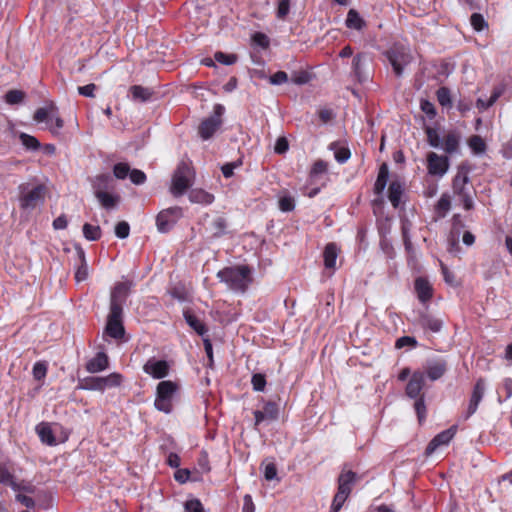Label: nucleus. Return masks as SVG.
<instances>
[{
	"mask_svg": "<svg viewBox=\"0 0 512 512\" xmlns=\"http://www.w3.org/2000/svg\"><path fill=\"white\" fill-rule=\"evenodd\" d=\"M453 194L465 210H471L474 207L475 189L470 182L469 169L461 165L452 182Z\"/></svg>",
	"mask_w": 512,
	"mask_h": 512,
	"instance_id": "1",
	"label": "nucleus"
},
{
	"mask_svg": "<svg viewBox=\"0 0 512 512\" xmlns=\"http://www.w3.org/2000/svg\"><path fill=\"white\" fill-rule=\"evenodd\" d=\"M250 274V269L241 265L224 268L217 273V277L221 282L226 283L231 290L244 292L251 282Z\"/></svg>",
	"mask_w": 512,
	"mask_h": 512,
	"instance_id": "2",
	"label": "nucleus"
},
{
	"mask_svg": "<svg viewBox=\"0 0 512 512\" xmlns=\"http://www.w3.org/2000/svg\"><path fill=\"white\" fill-rule=\"evenodd\" d=\"M178 390V385L170 380L158 383L154 406L158 411L169 414L173 408V398Z\"/></svg>",
	"mask_w": 512,
	"mask_h": 512,
	"instance_id": "3",
	"label": "nucleus"
},
{
	"mask_svg": "<svg viewBox=\"0 0 512 512\" xmlns=\"http://www.w3.org/2000/svg\"><path fill=\"white\" fill-rule=\"evenodd\" d=\"M122 380L123 376L120 373L114 372L105 377H86L81 381L80 387L85 390L103 392L106 389L120 386Z\"/></svg>",
	"mask_w": 512,
	"mask_h": 512,
	"instance_id": "4",
	"label": "nucleus"
},
{
	"mask_svg": "<svg viewBox=\"0 0 512 512\" xmlns=\"http://www.w3.org/2000/svg\"><path fill=\"white\" fill-rule=\"evenodd\" d=\"M20 190V207L25 210H33L45 199L46 188L44 185H37L29 189L27 184L19 186Z\"/></svg>",
	"mask_w": 512,
	"mask_h": 512,
	"instance_id": "5",
	"label": "nucleus"
},
{
	"mask_svg": "<svg viewBox=\"0 0 512 512\" xmlns=\"http://www.w3.org/2000/svg\"><path fill=\"white\" fill-rule=\"evenodd\" d=\"M193 173L190 167L181 163L175 170L172 177V185L170 188L171 193L175 197L183 195L186 190L192 185Z\"/></svg>",
	"mask_w": 512,
	"mask_h": 512,
	"instance_id": "6",
	"label": "nucleus"
},
{
	"mask_svg": "<svg viewBox=\"0 0 512 512\" xmlns=\"http://www.w3.org/2000/svg\"><path fill=\"white\" fill-rule=\"evenodd\" d=\"M225 112V108L221 104L214 106L213 115L205 119L199 126V134L202 139H209L215 131L220 127L222 121L221 117Z\"/></svg>",
	"mask_w": 512,
	"mask_h": 512,
	"instance_id": "7",
	"label": "nucleus"
},
{
	"mask_svg": "<svg viewBox=\"0 0 512 512\" xmlns=\"http://www.w3.org/2000/svg\"><path fill=\"white\" fill-rule=\"evenodd\" d=\"M387 57L397 76H401L404 67L411 61L409 50L403 46H394L387 52Z\"/></svg>",
	"mask_w": 512,
	"mask_h": 512,
	"instance_id": "8",
	"label": "nucleus"
},
{
	"mask_svg": "<svg viewBox=\"0 0 512 512\" xmlns=\"http://www.w3.org/2000/svg\"><path fill=\"white\" fill-rule=\"evenodd\" d=\"M182 208L175 206L162 210L156 218V225L158 231L165 233L168 232L182 217Z\"/></svg>",
	"mask_w": 512,
	"mask_h": 512,
	"instance_id": "9",
	"label": "nucleus"
},
{
	"mask_svg": "<svg viewBox=\"0 0 512 512\" xmlns=\"http://www.w3.org/2000/svg\"><path fill=\"white\" fill-rule=\"evenodd\" d=\"M123 317V309H119L114 307L110 308L107 324H106V333L114 338L120 339L124 336L125 330L122 322Z\"/></svg>",
	"mask_w": 512,
	"mask_h": 512,
	"instance_id": "10",
	"label": "nucleus"
},
{
	"mask_svg": "<svg viewBox=\"0 0 512 512\" xmlns=\"http://www.w3.org/2000/svg\"><path fill=\"white\" fill-rule=\"evenodd\" d=\"M143 371L154 379H163L169 375L170 364L166 360L151 357L143 365Z\"/></svg>",
	"mask_w": 512,
	"mask_h": 512,
	"instance_id": "11",
	"label": "nucleus"
},
{
	"mask_svg": "<svg viewBox=\"0 0 512 512\" xmlns=\"http://www.w3.org/2000/svg\"><path fill=\"white\" fill-rule=\"evenodd\" d=\"M449 169V159L447 156L438 155L430 152L427 155V170L432 176L443 177Z\"/></svg>",
	"mask_w": 512,
	"mask_h": 512,
	"instance_id": "12",
	"label": "nucleus"
},
{
	"mask_svg": "<svg viewBox=\"0 0 512 512\" xmlns=\"http://www.w3.org/2000/svg\"><path fill=\"white\" fill-rule=\"evenodd\" d=\"M132 287V282L125 281L117 283L113 290L111 291L110 296V308L114 307L123 309V304L126 301V298L129 294L130 288Z\"/></svg>",
	"mask_w": 512,
	"mask_h": 512,
	"instance_id": "13",
	"label": "nucleus"
},
{
	"mask_svg": "<svg viewBox=\"0 0 512 512\" xmlns=\"http://www.w3.org/2000/svg\"><path fill=\"white\" fill-rule=\"evenodd\" d=\"M456 434V427L452 426L447 430H444L437 434L428 444L426 448V454H433L440 446L448 445Z\"/></svg>",
	"mask_w": 512,
	"mask_h": 512,
	"instance_id": "14",
	"label": "nucleus"
},
{
	"mask_svg": "<svg viewBox=\"0 0 512 512\" xmlns=\"http://www.w3.org/2000/svg\"><path fill=\"white\" fill-rule=\"evenodd\" d=\"M425 384V373L416 371L412 374L406 386V394L412 399L423 397L421 391Z\"/></svg>",
	"mask_w": 512,
	"mask_h": 512,
	"instance_id": "15",
	"label": "nucleus"
},
{
	"mask_svg": "<svg viewBox=\"0 0 512 512\" xmlns=\"http://www.w3.org/2000/svg\"><path fill=\"white\" fill-rule=\"evenodd\" d=\"M484 393H485V382L483 379H479L474 386V389H473V392H472V395H471V398L469 401V405L467 408V412L465 414V419H468L470 416H472L476 412L478 405L484 396Z\"/></svg>",
	"mask_w": 512,
	"mask_h": 512,
	"instance_id": "16",
	"label": "nucleus"
},
{
	"mask_svg": "<svg viewBox=\"0 0 512 512\" xmlns=\"http://www.w3.org/2000/svg\"><path fill=\"white\" fill-rule=\"evenodd\" d=\"M357 481V474L351 470L343 469L338 477V491L350 495L353 485Z\"/></svg>",
	"mask_w": 512,
	"mask_h": 512,
	"instance_id": "17",
	"label": "nucleus"
},
{
	"mask_svg": "<svg viewBox=\"0 0 512 512\" xmlns=\"http://www.w3.org/2000/svg\"><path fill=\"white\" fill-rule=\"evenodd\" d=\"M460 143V134L456 131H449L442 139L441 149L448 154L458 151Z\"/></svg>",
	"mask_w": 512,
	"mask_h": 512,
	"instance_id": "18",
	"label": "nucleus"
},
{
	"mask_svg": "<svg viewBox=\"0 0 512 512\" xmlns=\"http://www.w3.org/2000/svg\"><path fill=\"white\" fill-rule=\"evenodd\" d=\"M108 357L105 353L99 352L94 358L88 361L86 369L90 373H98L108 368Z\"/></svg>",
	"mask_w": 512,
	"mask_h": 512,
	"instance_id": "19",
	"label": "nucleus"
},
{
	"mask_svg": "<svg viewBox=\"0 0 512 512\" xmlns=\"http://www.w3.org/2000/svg\"><path fill=\"white\" fill-rule=\"evenodd\" d=\"M415 291L421 302H426L432 297V286L429 281L423 277L415 280Z\"/></svg>",
	"mask_w": 512,
	"mask_h": 512,
	"instance_id": "20",
	"label": "nucleus"
},
{
	"mask_svg": "<svg viewBox=\"0 0 512 512\" xmlns=\"http://www.w3.org/2000/svg\"><path fill=\"white\" fill-rule=\"evenodd\" d=\"M36 432L42 443L47 444L49 446L56 445L57 441L54 437L52 428L49 423L41 422L36 426Z\"/></svg>",
	"mask_w": 512,
	"mask_h": 512,
	"instance_id": "21",
	"label": "nucleus"
},
{
	"mask_svg": "<svg viewBox=\"0 0 512 512\" xmlns=\"http://www.w3.org/2000/svg\"><path fill=\"white\" fill-rule=\"evenodd\" d=\"M94 194L97 195L99 192H109L114 189L113 179L108 174H101L96 176L93 181Z\"/></svg>",
	"mask_w": 512,
	"mask_h": 512,
	"instance_id": "22",
	"label": "nucleus"
},
{
	"mask_svg": "<svg viewBox=\"0 0 512 512\" xmlns=\"http://www.w3.org/2000/svg\"><path fill=\"white\" fill-rule=\"evenodd\" d=\"M189 200L192 203L202 204V205H210L214 201V196L211 193L203 189H192L189 192Z\"/></svg>",
	"mask_w": 512,
	"mask_h": 512,
	"instance_id": "23",
	"label": "nucleus"
},
{
	"mask_svg": "<svg viewBox=\"0 0 512 512\" xmlns=\"http://www.w3.org/2000/svg\"><path fill=\"white\" fill-rule=\"evenodd\" d=\"M447 366L444 361H435L426 367L427 377L431 381H436L440 379L446 372Z\"/></svg>",
	"mask_w": 512,
	"mask_h": 512,
	"instance_id": "24",
	"label": "nucleus"
},
{
	"mask_svg": "<svg viewBox=\"0 0 512 512\" xmlns=\"http://www.w3.org/2000/svg\"><path fill=\"white\" fill-rule=\"evenodd\" d=\"M187 324L200 336H204L207 333L205 324L191 311L186 310L183 313Z\"/></svg>",
	"mask_w": 512,
	"mask_h": 512,
	"instance_id": "25",
	"label": "nucleus"
},
{
	"mask_svg": "<svg viewBox=\"0 0 512 512\" xmlns=\"http://www.w3.org/2000/svg\"><path fill=\"white\" fill-rule=\"evenodd\" d=\"M345 24L349 29L362 30L366 22L355 9H350L347 13Z\"/></svg>",
	"mask_w": 512,
	"mask_h": 512,
	"instance_id": "26",
	"label": "nucleus"
},
{
	"mask_svg": "<svg viewBox=\"0 0 512 512\" xmlns=\"http://www.w3.org/2000/svg\"><path fill=\"white\" fill-rule=\"evenodd\" d=\"M95 197L105 209L115 208L120 201V196L118 194L110 192H99Z\"/></svg>",
	"mask_w": 512,
	"mask_h": 512,
	"instance_id": "27",
	"label": "nucleus"
},
{
	"mask_svg": "<svg viewBox=\"0 0 512 512\" xmlns=\"http://www.w3.org/2000/svg\"><path fill=\"white\" fill-rule=\"evenodd\" d=\"M324 265L327 269H334L336 266V260L338 257V248L336 244L329 243L325 247L324 253Z\"/></svg>",
	"mask_w": 512,
	"mask_h": 512,
	"instance_id": "28",
	"label": "nucleus"
},
{
	"mask_svg": "<svg viewBox=\"0 0 512 512\" xmlns=\"http://www.w3.org/2000/svg\"><path fill=\"white\" fill-rule=\"evenodd\" d=\"M403 185L398 181H393L388 189V198L393 205V207L397 208L401 202V197L403 195Z\"/></svg>",
	"mask_w": 512,
	"mask_h": 512,
	"instance_id": "29",
	"label": "nucleus"
},
{
	"mask_svg": "<svg viewBox=\"0 0 512 512\" xmlns=\"http://www.w3.org/2000/svg\"><path fill=\"white\" fill-rule=\"evenodd\" d=\"M77 255H78L80 264L75 272V279L77 282H82L88 278V274H89L88 265H87V262L85 259V253L81 248H79L77 250Z\"/></svg>",
	"mask_w": 512,
	"mask_h": 512,
	"instance_id": "30",
	"label": "nucleus"
},
{
	"mask_svg": "<svg viewBox=\"0 0 512 512\" xmlns=\"http://www.w3.org/2000/svg\"><path fill=\"white\" fill-rule=\"evenodd\" d=\"M388 177V166L387 164L383 163L379 168L378 176L374 185V190L377 194H381L384 191L387 185Z\"/></svg>",
	"mask_w": 512,
	"mask_h": 512,
	"instance_id": "31",
	"label": "nucleus"
},
{
	"mask_svg": "<svg viewBox=\"0 0 512 512\" xmlns=\"http://www.w3.org/2000/svg\"><path fill=\"white\" fill-rule=\"evenodd\" d=\"M130 93L134 101L145 102L148 101L152 95L150 89L140 85H134L130 88Z\"/></svg>",
	"mask_w": 512,
	"mask_h": 512,
	"instance_id": "32",
	"label": "nucleus"
},
{
	"mask_svg": "<svg viewBox=\"0 0 512 512\" xmlns=\"http://www.w3.org/2000/svg\"><path fill=\"white\" fill-rule=\"evenodd\" d=\"M451 208V199L450 196L447 193H444L441 195L440 199L438 200L435 212L438 217H444L448 211Z\"/></svg>",
	"mask_w": 512,
	"mask_h": 512,
	"instance_id": "33",
	"label": "nucleus"
},
{
	"mask_svg": "<svg viewBox=\"0 0 512 512\" xmlns=\"http://www.w3.org/2000/svg\"><path fill=\"white\" fill-rule=\"evenodd\" d=\"M503 92V89L498 87V88H495L489 98V100L485 101L483 100L482 98H479L476 102V106L477 108L480 110V111H484L486 110L487 108H489L490 106H492L496 101L497 99L501 96Z\"/></svg>",
	"mask_w": 512,
	"mask_h": 512,
	"instance_id": "34",
	"label": "nucleus"
},
{
	"mask_svg": "<svg viewBox=\"0 0 512 512\" xmlns=\"http://www.w3.org/2000/svg\"><path fill=\"white\" fill-rule=\"evenodd\" d=\"M330 150L334 151V157L339 163H345L350 158V150L344 146H338L336 143H331Z\"/></svg>",
	"mask_w": 512,
	"mask_h": 512,
	"instance_id": "35",
	"label": "nucleus"
},
{
	"mask_svg": "<svg viewBox=\"0 0 512 512\" xmlns=\"http://www.w3.org/2000/svg\"><path fill=\"white\" fill-rule=\"evenodd\" d=\"M364 59V54H357L352 61L353 73L359 82H363L364 80H366V77L363 75L362 72V65Z\"/></svg>",
	"mask_w": 512,
	"mask_h": 512,
	"instance_id": "36",
	"label": "nucleus"
},
{
	"mask_svg": "<svg viewBox=\"0 0 512 512\" xmlns=\"http://www.w3.org/2000/svg\"><path fill=\"white\" fill-rule=\"evenodd\" d=\"M54 110H56V107L53 105L50 107L39 108L34 114V120L36 122L49 121L54 117Z\"/></svg>",
	"mask_w": 512,
	"mask_h": 512,
	"instance_id": "37",
	"label": "nucleus"
},
{
	"mask_svg": "<svg viewBox=\"0 0 512 512\" xmlns=\"http://www.w3.org/2000/svg\"><path fill=\"white\" fill-rule=\"evenodd\" d=\"M268 421H274L279 415V406L277 403L269 401L266 402L261 410Z\"/></svg>",
	"mask_w": 512,
	"mask_h": 512,
	"instance_id": "38",
	"label": "nucleus"
},
{
	"mask_svg": "<svg viewBox=\"0 0 512 512\" xmlns=\"http://www.w3.org/2000/svg\"><path fill=\"white\" fill-rule=\"evenodd\" d=\"M83 235L89 241H96L101 237V228L99 226L85 223L83 225Z\"/></svg>",
	"mask_w": 512,
	"mask_h": 512,
	"instance_id": "39",
	"label": "nucleus"
},
{
	"mask_svg": "<svg viewBox=\"0 0 512 512\" xmlns=\"http://www.w3.org/2000/svg\"><path fill=\"white\" fill-rule=\"evenodd\" d=\"M19 139L27 150H37L40 148V142L32 135L20 133Z\"/></svg>",
	"mask_w": 512,
	"mask_h": 512,
	"instance_id": "40",
	"label": "nucleus"
},
{
	"mask_svg": "<svg viewBox=\"0 0 512 512\" xmlns=\"http://www.w3.org/2000/svg\"><path fill=\"white\" fill-rule=\"evenodd\" d=\"M425 132L427 135V141H428L429 145L433 148L441 149L442 139H441L437 129L432 128V127H427Z\"/></svg>",
	"mask_w": 512,
	"mask_h": 512,
	"instance_id": "41",
	"label": "nucleus"
},
{
	"mask_svg": "<svg viewBox=\"0 0 512 512\" xmlns=\"http://www.w3.org/2000/svg\"><path fill=\"white\" fill-rule=\"evenodd\" d=\"M469 147L471 148V150L475 153V154H482L485 152V149H486V145H485V142L484 140L478 136V135H474L472 136L470 139H469Z\"/></svg>",
	"mask_w": 512,
	"mask_h": 512,
	"instance_id": "42",
	"label": "nucleus"
},
{
	"mask_svg": "<svg viewBox=\"0 0 512 512\" xmlns=\"http://www.w3.org/2000/svg\"><path fill=\"white\" fill-rule=\"evenodd\" d=\"M212 231H213V237L218 238L222 236L225 233L226 230V221L222 217H217L212 222Z\"/></svg>",
	"mask_w": 512,
	"mask_h": 512,
	"instance_id": "43",
	"label": "nucleus"
},
{
	"mask_svg": "<svg viewBox=\"0 0 512 512\" xmlns=\"http://www.w3.org/2000/svg\"><path fill=\"white\" fill-rule=\"evenodd\" d=\"M437 100L441 106H451V95L450 90L447 87H440L437 90Z\"/></svg>",
	"mask_w": 512,
	"mask_h": 512,
	"instance_id": "44",
	"label": "nucleus"
},
{
	"mask_svg": "<svg viewBox=\"0 0 512 512\" xmlns=\"http://www.w3.org/2000/svg\"><path fill=\"white\" fill-rule=\"evenodd\" d=\"M15 487H12V489L17 493H23V494H33L35 493V486L32 485L29 482L21 481V482H14Z\"/></svg>",
	"mask_w": 512,
	"mask_h": 512,
	"instance_id": "45",
	"label": "nucleus"
},
{
	"mask_svg": "<svg viewBox=\"0 0 512 512\" xmlns=\"http://www.w3.org/2000/svg\"><path fill=\"white\" fill-rule=\"evenodd\" d=\"M348 497L349 496L345 495L343 492L337 491V493L335 494V496L333 498L330 512H339Z\"/></svg>",
	"mask_w": 512,
	"mask_h": 512,
	"instance_id": "46",
	"label": "nucleus"
},
{
	"mask_svg": "<svg viewBox=\"0 0 512 512\" xmlns=\"http://www.w3.org/2000/svg\"><path fill=\"white\" fill-rule=\"evenodd\" d=\"M131 170L127 163H117L114 165L113 173L114 176L118 179H125L129 174Z\"/></svg>",
	"mask_w": 512,
	"mask_h": 512,
	"instance_id": "47",
	"label": "nucleus"
},
{
	"mask_svg": "<svg viewBox=\"0 0 512 512\" xmlns=\"http://www.w3.org/2000/svg\"><path fill=\"white\" fill-rule=\"evenodd\" d=\"M279 208L283 212H290L295 208L294 198L289 195L281 196L279 199Z\"/></svg>",
	"mask_w": 512,
	"mask_h": 512,
	"instance_id": "48",
	"label": "nucleus"
},
{
	"mask_svg": "<svg viewBox=\"0 0 512 512\" xmlns=\"http://www.w3.org/2000/svg\"><path fill=\"white\" fill-rule=\"evenodd\" d=\"M33 377L40 381L45 378L47 374V364L42 361H38L33 366Z\"/></svg>",
	"mask_w": 512,
	"mask_h": 512,
	"instance_id": "49",
	"label": "nucleus"
},
{
	"mask_svg": "<svg viewBox=\"0 0 512 512\" xmlns=\"http://www.w3.org/2000/svg\"><path fill=\"white\" fill-rule=\"evenodd\" d=\"M14 482V476L8 471V469L5 466L0 465V483L3 485H8L12 488L15 487Z\"/></svg>",
	"mask_w": 512,
	"mask_h": 512,
	"instance_id": "50",
	"label": "nucleus"
},
{
	"mask_svg": "<svg viewBox=\"0 0 512 512\" xmlns=\"http://www.w3.org/2000/svg\"><path fill=\"white\" fill-rule=\"evenodd\" d=\"M24 99V93L20 90H10L5 95V101L8 104H18Z\"/></svg>",
	"mask_w": 512,
	"mask_h": 512,
	"instance_id": "51",
	"label": "nucleus"
},
{
	"mask_svg": "<svg viewBox=\"0 0 512 512\" xmlns=\"http://www.w3.org/2000/svg\"><path fill=\"white\" fill-rule=\"evenodd\" d=\"M215 60L224 65H232L237 61V56L234 54H226L223 52H216Z\"/></svg>",
	"mask_w": 512,
	"mask_h": 512,
	"instance_id": "52",
	"label": "nucleus"
},
{
	"mask_svg": "<svg viewBox=\"0 0 512 512\" xmlns=\"http://www.w3.org/2000/svg\"><path fill=\"white\" fill-rule=\"evenodd\" d=\"M130 226L126 221H121L115 226V235L120 239H125L129 236Z\"/></svg>",
	"mask_w": 512,
	"mask_h": 512,
	"instance_id": "53",
	"label": "nucleus"
},
{
	"mask_svg": "<svg viewBox=\"0 0 512 512\" xmlns=\"http://www.w3.org/2000/svg\"><path fill=\"white\" fill-rule=\"evenodd\" d=\"M251 383L255 391H263L266 386L265 375L256 373L252 376Z\"/></svg>",
	"mask_w": 512,
	"mask_h": 512,
	"instance_id": "54",
	"label": "nucleus"
},
{
	"mask_svg": "<svg viewBox=\"0 0 512 512\" xmlns=\"http://www.w3.org/2000/svg\"><path fill=\"white\" fill-rule=\"evenodd\" d=\"M49 121L53 122L49 126V130L51 131V133L53 135H59L60 130L64 126V121L58 116V114L56 113V110H54V117L52 119H50Z\"/></svg>",
	"mask_w": 512,
	"mask_h": 512,
	"instance_id": "55",
	"label": "nucleus"
},
{
	"mask_svg": "<svg viewBox=\"0 0 512 512\" xmlns=\"http://www.w3.org/2000/svg\"><path fill=\"white\" fill-rule=\"evenodd\" d=\"M470 21H471L472 27L476 31H482L485 27H487V23L481 14H478V13L472 14Z\"/></svg>",
	"mask_w": 512,
	"mask_h": 512,
	"instance_id": "56",
	"label": "nucleus"
},
{
	"mask_svg": "<svg viewBox=\"0 0 512 512\" xmlns=\"http://www.w3.org/2000/svg\"><path fill=\"white\" fill-rule=\"evenodd\" d=\"M414 407H415L418 419L421 422L426 417V406H425L424 398L423 397L417 398L415 401Z\"/></svg>",
	"mask_w": 512,
	"mask_h": 512,
	"instance_id": "57",
	"label": "nucleus"
},
{
	"mask_svg": "<svg viewBox=\"0 0 512 512\" xmlns=\"http://www.w3.org/2000/svg\"><path fill=\"white\" fill-rule=\"evenodd\" d=\"M184 512H204L203 505L198 499H192L185 503Z\"/></svg>",
	"mask_w": 512,
	"mask_h": 512,
	"instance_id": "58",
	"label": "nucleus"
},
{
	"mask_svg": "<svg viewBox=\"0 0 512 512\" xmlns=\"http://www.w3.org/2000/svg\"><path fill=\"white\" fill-rule=\"evenodd\" d=\"M129 177H130L131 182L136 185H141L146 181L145 173L138 169L131 170Z\"/></svg>",
	"mask_w": 512,
	"mask_h": 512,
	"instance_id": "59",
	"label": "nucleus"
},
{
	"mask_svg": "<svg viewBox=\"0 0 512 512\" xmlns=\"http://www.w3.org/2000/svg\"><path fill=\"white\" fill-rule=\"evenodd\" d=\"M269 81L273 85H281L288 81V74L284 71H278L270 76Z\"/></svg>",
	"mask_w": 512,
	"mask_h": 512,
	"instance_id": "60",
	"label": "nucleus"
},
{
	"mask_svg": "<svg viewBox=\"0 0 512 512\" xmlns=\"http://www.w3.org/2000/svg\"><path fill=\"white\" fill-rule=\"evenodd\" d=\"M327 170H328V164L323 160H317L311 169V175L317 176L320 174H324L327 172Z\"/></svg>",
	"mask_w": 512,
	"mask_h": 512,
	"instance_id": "61",
	"label": "nucleus"
},
{
	"mask_svg": "<svg viewBox=\"0 0 512 512\" xmlns=\"http://www.w3.org/2000/svg\"><path fill=\"white\" fill-rule=\"evenodd\" d=\"M264 477L267 481H272L277 478V468L274 463L270 462L265 464Z\"/></svg>",
	"mask_w": 512,
	"mask_h": 512,
	"instance_id": "62",
	"label": "nucleus"
},
{
	"mask_svg": "<svg viewBox=\"0 0 512 512\" xmlns=\"http://www.w3.org/2000/svg\"><path fill=\"white\" fill-rule=\"evenodd\" d=\"M15 499L17 502H19L28 509L33 508L35 506V501L33 500V498L26 494L17 493Z\"/></svg>",
	"mask_w": 512,
	"mask_h": 512,
	"instance_id": "63",
	"label": "nucleus"
},
{
	"mask_svg": "<svg viewBox=\"0 0 512 512\" xmlns=\"http://www.w3.org/2000/svg\"><path fill=\"white\" fill-rule=\"evenodd\" d=\"M290 10L289 0H280L277 7V17L283 19L287 16Z\"/></svg>",
	"mask_w": 512,
	"mask_h": 512,
	"instance_id": "64",
	"label": "nucleus"
}]
</instances>
